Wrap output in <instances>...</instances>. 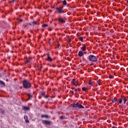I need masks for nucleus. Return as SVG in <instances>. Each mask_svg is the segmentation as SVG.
I'll use <instances>...</instances> for the list:
<instances>
[{"label":"nucleus","instance_id":"38","mask_svg":"<svg viewBox=\"0 0 128 128\" xmlns=\"http://www.w3.org/2000/svg\"><path fill=\"white\" fill-rule=\"evenodd\" d=\"M29 25H30V26H32V24L29 23Z\"/></svg>","mask_w":128,"mask_h":128},{"label":"nucleus","instance_id":"29","mask_svg":"<svg viewBox=\"0 0 128 128\" xmlns=\"http://www.w3.org/2000/svg\"><path fill=\"white\" fill-rule=\"evenodd\" d=\"M32 24H36V22L35 21L32 22Z\"/></svg>","mask_w":128,"mask_h":128},{"label":"nucleus","instance_id":"17","mask_svg":"<svg viewBox=\"0 0 128 128\" xmlns=\"http://www.w3.org/2000/svg\"><path fill=\"white\" fill-rule=\"evenodd\" d=\"M82 90H83V92H86L88 91V88L83 87L82 88Z\"/></svg>","mask_w":128,"mask_h":128},{"label":"nucleus","instance_id":"34","mask_svg":"<svg viewBox=\"0 0 128 128\" xmlns=\"http://www.w3.org/2000/svg\"><path fill=\"white\" fill-rule=\"evenodd\" d=\"M112 128H118V127L116 126H114L112 127Z\"/></svg>","mask_w":128,"mask_h":128},{"label":"nucleus","instance_id":"4","mask_svg":"<svg viewBox=\"0 0 128 128\" xmlns=\"http://www.w3.org/2000/svg\"><path fill=\"white\" fill-rule=\"evenodd\" d=\"M71 84L75 86H80V82H78V80H76L75 78H73L72 80Z\"/></svg>","mask_w":128,"mask_h":128},{"label":"nucleus","instance_id":"27","mask_svg":"<svg viewBox=\"0 0 128 128\" xmlns=\"http://www.w3.org/2000/svg\"><path fill=\"white\" fill-rule=\"evenodd\" d=\"M48 25L46 24H44L43 25H42V26L43 28H46V26H48Z\"/></svg>","mask_w":128,"mask_h":128},{"label":"nucleus","instance_id":"14","mask_svg":"<svg viewBox=\"0 0 128 128\" xmlns=\"http://www.w3.org/2000/svg\"><path fill=\"white\" fill-rule=\"evenodd\" d=\"M76 36H78V40H80L82 42H84V38L78 35H76Z\"/></svg>","mask_w":128,"mask_h":128},{"label":"nucleus","instance_id":"23","mask_svg":"<svg viewBox=\"0 0 128 128\" xmlns=\"http://www.w3.org/2000/svg\"><path fill=\"white\" fill-rule=\"evenodd\" d=\"M0 84H2V86H6V84L4 83V82L0 80Z\"/></svg>","mask_w":128,"mask_h":128},{"label":"nucleus","instance_id":"30","mask_svg":"<svg viewBox=\"0 0 128 128\" xmlns=\"http://www.w3.org/2000/svg\"><path fill=\"white\" fill-rule=\"evenodd\" d=\"M28 96L29 98H32V95H30V94H28Z\"/></svg>","mask_w":128,"mask_h":128},{"label":"nucleus","instance_id":"18","mask_svg":"<svg viewBox=\"0 0 128 128\" xmlns=\"http://www.w3.org/2000/svg\"><path fill=\"white\" fill-rule=\"evenodd\" d=\"M74 90V92H78L79 94H80V90H82V89L80 88H75Z\"/></svg>","mask_w":128,"mask_h":128},{"label":"nucleus","instance_id":"8","mask_svg":"<svg viewBox=\"0 0 128 128\" xmlns=\"http://www.w3.org/2000/svg\"><path fill=\"white\" fill-rule=\"evenodd\" d=\"M46 56H47V60L48 62H52V59L50 57V54L47 53Z\"/></svg>","mask_w":128,"mask_h":128},{"label":"nucleus","instance_id":"45","mask_svg":"<svg viewBox=\"0 0 128 128\" xmlns=\"http://www.w3.org/2000/svg\"><path fill=\"white\" fill-rule=\"evenodd\" d=\"M64 88H66V87L65 86V87H64Z\"/></svg>","mask_w":128,"mask_h":128},{"label":"nucleus","instance_id":"33","mask_svg":"<svg viewBox=\"0 0 128 128\" xmlns=\"http://www.w3.org/2000/svg\"><path fill=\"white\" fill-rule=\"evenodd\" d=\"M71 88L72 90H74L76 88L74 87H72Z\"/></svg>","mask_w":128,"mask_h":128},{"label":"nucleus","instance_id":"15","mask_svg":"<svg viewBox=\"0 0 128 128\" xmlns=\"http://www.w3.org/2000/svg\"><path fill=\"white\" fill-rule=\"evenodd\" d=\"M41 118H48V114H42Z\"/></svg>","mask_w":128,"mask_h":128},{"label":"nucleus","instance_id":"43","mask_svg":"<svg viewBox=\"0 0 128 128\" xmlns=\"http://www.w3.org/2000/svg\"><path fill=\"white\" fill-rule=\"evenodd\" d=\"M90 66H92V64H90Z\"/></svg>","mask_w":128,"mask_h":128},{"label":"nucleus","instance_id":"2","mask_svg":"<svg viewBox=\"0 0 128 128\" xmlns=\"http://www.w3.org/2000/svg\"><path fill=\"white\" fill-rule=\"evenodd\" d=\"M71 106L72 108H84V107L78 102H77L76 104L73 103Z\"/></svg>","mask_w":128,"mask_h":128},{"label":"nucleus","instance_id":"20","mask_svg":"<svg viewBox=\"0 0 128 128\" xmlns=\"http://www.w3.org/2000/svg\"><path fill=\"white\" fill-rule=\"evenodd\" d=\"M88 84H90V86H94V83L92 82V80H88Z\"/></svg>","mask_w":128,"mask_h":128},{"label":"nucleus","instance_id":"22","mask_svg":"<svg viewBox=\"0 0 128 128\" xmlns=\"http://www.w3.org/2000/svg\"><path fill=\"white\" fill-rule=\"evenodd\" d=\"M68 40H67V42H68V44L70 43V42H72V38H70V37H67Z\"/></svg>","mask_w":128,"mask_h":128},{"label":"nucleus","instance_id":"32","mask_svg":"<svg viewBox=\"0 0 128 128\" xmlns=\"http://www.w3.org/2000/svg\"><path fill=\"white\" fill-rule=\"evenodd\" d=\"M62 118H64V116H60V119H61V120H62Z\"/></svg>","mask_w":128,"mask_h":128},{"label":"nucleus","instance_id":"11","mask_svg":"<svg viewBox=\"0 0 128 128\" xmlns=\"http://www.w3.org/2000/svg\"><path fill=\"white\" fill-rule=\"evenodd\" d=\"M122 102V99L121 96L120 98H119L118 99L117 104H120Z\"/></svg>","mask_w":128,"mask_h":128},{"label":"nucleus","instance_id":"26","mask_svg":"<svg viewBox=\"0 0 128 128\" xmlns=\"http://www.w3.org/2000/svg\"><path fill=\"white\" fill-rule=\"evenodd\" d=\"M109 78H110V79L114 78V75H110Z\"/></svg>","mask_w":128,"mask_h":128},{"label":"nucleus","instance_id":"39","mask_svg":"<svg viewBox=\"0 0 128 128\" xmlns=\"http://www.w3.org/2000/svg\"><path fill=\"white\" fill-rule=\"evenodd\" d=\"M72 94H74V91H72Z\"/></svg>","mask_w":128,"mask_h":128},{"label":"nucleus","instance_id":"7","mask_svg":"<svg viewBox=\"0 0 128 128\" xmlns=\"http://www.w3.org/2000/svg\"><path fill=\"white\" fill-rule=\"evenodd\" d=\"M121 98H122V100H123L124 102V104H126V102H128V99L126 98V97L124 96H121Z\"/></svg>","mask_w":128,"mask_h":128},{"label":"nucleus","instance_id":"42","mask_svg":"<svg viewBox=\"0 0 128 128\" xmlns=\"http://www.w3.org/2000/svg\"><path fill=\"white\" fill-rule=\"evenodd\" d=\"M68 2H70V0H67Z\"/></svg>","mask_w":128,"mask_h":128},{"label":"nucleus","instance_id":"28","mask_svg":"<svg viewBox=\"0 0 128 128\" xmlns=\"http://www.w3.org/2000/svg\"><path fill=\"white\" fill-rule=\"evenodd\" d=\"M26 122V124H28L30 122V121L28 120V119H27L26 120H25Z\"/></svg>","mask_w":128,"mask_h":128},{"label":"nucleus","instance_id":"6","mask_svg":"<svg viewBox=\"0 0 128 128\" xmlns=\"http://www.w3.org/2000/svg\"><path fill=\"white\" fill-rule=\"evenodd\" d=\"M42 124H47L48 126H52V122L46 120H42Z\"/></svg>","mask_w":128,"mask_h":128},{"label":"nucleus","instance_id":"36","mask_svg":"<svg viewBox=\"0 0 128 128\" xmlns=\"http://www.w3.org/2000/svg\"><path fill=\"white\" fill-rule=\"evenodd\" d=\"M76 42H78V38L75 39Z\"/></svg>","mask_w":128,"mask_h":128},{"label":"nucleus","instance_id":"12","mask_svg":"<svg viewBox=\"0 0 128 128\" xmlns=\"http://www.w3.org/2000/svg\"><path fill=\"white\" fill-rule=\"evenodd\" d=\"M22 110H30V107L26 106H22Z\"/></svg>","mask_w":128,"mask_h":128},{"label":"nucleus","instance_id":"13","mask_svg":"<svg viewBox=\"0 0 128 128\" xmlns=\"http://www.w3.org/2000/svg\"><path fill=\"white\" fill-rule=\"evenodd\" d=\"M82 50V52H86V44H83Z\"/></svg>","mask_w":128,"mask_h":128},{"label":"nucleus","instance_id":"16","mask_svg":"<svg viewBox=\"0 0 128 128\" xmlns=\"http://www.w3.org/2000/svg\"><path fill=\"white\" fill-rule=\"evenodd\" d=\"M58 20L60 22H61L62 24H64V19L62 18H58Z\"/></svg>","mask_w":128,"mask_h":128},{"label":"nucleus","instance_id":"3","mask_svg":"<svg viewBox=\"0 0 128 128\" xmlns=\"http://www.w3.org/2000/svg\"><path fill=\"white\" fill-rule=\"evenodd\" d=\"M23 86L24 88H30V84L26 80H24L22 82Z\"/></svg>","mask_w":128,"mask_h":128},{"label":"nucleus","instance_id":"40","mask_svg":"<svg viewBox=\"0 0 128 128\" xmlns=\"http://www.w3.org/2000/svg\"><path fill=\"white\" fill-rule=\"evenodd\" d=\"M126 2H127V4H128V0H126Z\"/></svg>","mask_w":128,"mask_h":128},{"label":"nucleus","instance_id":"21","mask_svg":"<svg viewBox=\"0 0 128 128\" xmlns=\"http://www.w3.org/2000/svg\"><path fill=\"white\" fill-rule=\"evenodd\" d=\"M67 4L68 6H70V3L69 2H66V0H64V6H66Z\"/></svg>","mask_w":128,"mask_h":128},{"label":"nucleus","instance_id":"9","mask_svg":"<svg viewBox=\"0 0 128 128\" xmlns=\"http://www.w3.org/2000/svg\"><path fill=\"white\" fill-rule=\"evenodd\" d=\"M84 54H86V52H83L82 51H80L78 53V56H80V58H82Z\"/></svg>","mask_w":128,"mask_h":128},{"label":"nucleus","instance_id":"1","mask_svg":"<svg viewBox=\"0 0 128 128\" xmlns=\"http://www.w3.org/2000/svg\"><path fill=\"white\" fill-rule=\"evenodd\" d=\"M98 56H95L92 54H90L88 57V59L90 60V62H98Z\"/></svg>","mask_w":128,"mask_h":128},{"label":"nucleus","instance_id":"46","mask_svg":"<svg viewBox=\"0 0 128 128\" xmlns=\"http://www.w3.org/2000/svg\"><path fill=\"white\" fill-rule=\"evenodd\" d=\"M65 32V34L66 33V32Z\"/></svg>","mask_w":128,"mask_h":128},{"label":"nucleus","instance_id":"5","mask_svg":"<svg viewBox=\"0 0 128 128\" xmlns=\"http://www.w3.org/2000/svg\"><path fill=\"white\" fill-rule=\"evenodd\" d=\"M64 7H58L56 8V12L58 14H64Z\"/></svg>","mask_w":128,"mask_h":128},{"label":"nucleus","instance_id":"37","mask_svg":"<svg viewBox=\"0 0 128 128\" xmlns=\"http://www.w3.org/2000/svg\"><path fill=\"white\" fill-rule=\"evenodd\" d=\"M78 44L79 46H80V42L78 43Z\"/></svg>","mask_w":128,"mask_h":128},{"label":"nucleus","instance_id":"41","mask_svg":"<svg viewBox=\"0 0 128 128\" xmlns=\"http://www.w3.org/2000/svg\"><path fill=\"white\" fill-rule=\"evenodd\" d=\"M14 2V0H12V2Z\"/></svg>","mask_w":128,"mask_h":128},{"label":"nucleus","instance_id":"25","mask_svg":"<svg viewBox=\"0 0 128 128\" xmlns=\"http://www.w3.org/2000/svg\"><path fill=\"white\" fill-rule=\"evenodd\" d=\"M30 59H26L25 61L26 64H28V62H30Z\"/></svg>","mask_w":128,"mask_h":128},{"label":"nucleus","instance_id":"44","mask_svg":"<svg viewBox=\"0 0 128 128\" xmlns=\"http://www.w3.org/2000/svg\"><path fill=\"white\" fill-rule=\"evenodd\" d=\"M67 92H68V90H67Z\"/></svg>","mask_w":128,"mask_h":128},{"label":"nucleus","instance_id":"35","mask_svg":"<svg viewBox=\"0 0 128 128\" xmlns=\"http://www.w3.org/2000/svg\"><path fill=\"white\" fill-rule=\"evenodd\" d=\"M62 4H63V6H64V1H63Z\"/></svg>","mask_w":128,"mask_h":128},{"label":"nucleus","instance_id":"19","mask_svg":"<svg viewBox=\"0 0 128 128\" xmlns=\"http://www.w3.org/2000/svg\"><path fill=\"white\" fill-rule=\"evenodd\" d=\"M97 84L98 86H102V80L100 79L99 80H97Z\"/></svg>","mask_w":128,"mask_h":128},{"label":"nucleus","instance_id":"10","mask_svg":"<svg viewBox=\"0 0 128 128\" xmlns=\"http://www.w3.org/2000/svg\"><path fill=\"white\" fill-rule=\"evenodd\" d=\"M111 100L113 103L116 102H118V97L115 96L114 98H112L111 99Z\"/></svg>","mask_w":128,"mask_h":128},{"label":"nucleus","instance_id":"24","mask_svg":"<svg viewBox=\"0 0 128 128\" xmlns=\"http://www.w3.org/2000/svg\"><path fill=\"white\" fill-rule=\"evenodd\" d=\"M24 119L25 120H28V116L24 115Z\"/></svg>","mask_w":128,"mask_h":128},{"label":"nucleus","instance_id":"31","mask_svg":"<svg viewBox=\"0 0 128 128\" xmlns=\"http://www.w3.org/2000/svg\"><path fill=\"white\" fill-rule=\"evenodd\" d=\"M102 32H106V30H105L104 28H102Z\"/></svg>","mask_w":128,"mask_h":128}]
</instances>
